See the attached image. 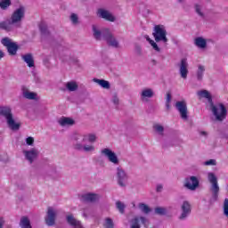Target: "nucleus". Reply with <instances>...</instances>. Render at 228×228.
<instances>
[{"mask_svg":"<svg viewBox=\"0 0 228 228\" xmlns=\"http://www.w3.org/2000/svg\"><path fill=\"white\" fill-rule=\"evenodd\" d=\"M58 124H60L61 127H69L74 126L76 121L72 119V118L62 117L58 120Z\"/></svg>","mask_w":228,"mask_h":228,"instance_id":"aec40b11","label":"nucleus"},{"mask_svg":"<svg viewBox=\"0 0 228 228\" xmlns=\"http://www.w3.org/2000/svg\"><path fill=\"white\" fill-rule=\"evenodd\" d=\"M101 154L102 156L107 158L110 163H112L113 165H118V163H120V160L118 159L117 153H115V151H111V149L110 148L102 149Z\"/></svg>","mask_w":228,"mask_h":228,"instance_id":"9b49d317","label":"nucleus"},{"mask_svg":"<svg viewBox=\"0 0 228 228\" xmlns=\"http://www.w3.org/2000/svg\"><path fill=\"white\" fill-rule=\"evenodd\" d=\"M0 117H2V118H4L9 129H12V131H19V129H20V123L15 120L11 107L0 106Z\"/></svg>","mask_w":228,"mask_h":228,"instance_id":"20e7f679","label":"nucleus"},{"mask_svg":"<svg viewBox=\"0 0 228 228\" xmlns=\"http://www.w3.org/2000/svg\"><path fill=\"white\" fill-rule=\"evenodd\" d=\"M94 82L97 83V85L102 86V88H105V90H110V88H111V86L110 85V82H108V80L94 78Z\"/></svg>","mask_w":228,"mask_h":228,"instance_id":"bb28decb","label":"nucleus"},{"mask_svg":"<svg viewBox=\"0 0 228 228\" xmlns=\"http://www.w3.org/2000/svg\"><path fill=\"white\" fill-rule=\"evenodd\" d=\"M26 143H27V145H29L30 147H33V145H35V138L28 137L26 139Z\"/></svg>","mask_w":228,"mask_h":228,"instance_id":"79ce46f5","label":"nucleus"},{"mask_svg":"<svg viewBox=\"0 0 228 228\" xmlns=\"http://www.w3.org/2000/svg\"><path fill=\"white\" fill-rule=\"evenodd\" d=\"M144 38H146L147 42H149V44H151V42H154V40L151 39V37L149 36H144Z\"/></svg>","mask_w":228,"mask_h":228,"instance_id":"09e8293b","label":"nucleus"},{"mask_svg":"<svg viewBox=\"0 0 228 228\" xmlns=\"http://www.w3.org/2000/svg\"><path fill=\"white\" fill-rule=\"evenodd\" d=\"M135 49H136V52L138 53V54H142V47L136 46Z\"/></svg>","mask_w":228,"mask_h":228,"instance_id":"8fccbe9b","label":"nucleus"},{"mask_svg":"<svg viewBox=\"0 0 228 228\" xmlns=\"http://www.w3.org/2000/svg\"><path fill=\"white\" fill-rule=\"evenodd\" d=\"M206 72V67L204 65H198V69L196 72V77L198 81H202L204 79V73Z\"/></svg>","mask_w":228,"mask_h":228,"instance_id":"a878e982","label":"nucleus"},{"mask_svg":"<svg viewBox=\"0 0 228 228\" xmlns=\"http://www.w3.org/2000/svg\"><path fill=\"white\" fill-rule=\"evenodd\" d=\"M70 20L73 24H77V22H78L77 14L72 13L70 16Z\"/></svg>","mask_w":228,"mask_h":228,"instance_id":"37998d69","label":"nucleus"},{"mask_svg":"<svg viewBox=\"0 0 228 228\" xmlns=\"http://www.w3.org/2000/svg\"><path fill=\"white\" fill-rule=\"evenodd\" d=\"M140 222L141 224H142V225H147V223L149 222V220L143 216H135L134 218H132L129 221L130 228H142Z\"/></svg>","mask_w":228,"mask_h":228,"instance_id":"2eb2a0df","label":"nucleus"},{"mask_svg":"<svg viewBox=\"0 0 228 228\" xmlns=\"http://www.w3.org/2000/svg\"><path fill=\"white\" fill-rule=\"evenodd\" d=\"M154 131L159 134V136H164L165 127L159 124H157L153 126Z\"/></svg>","mask_w":228,"mask_h":228,"instance_id":"7c9ffc66","label":"nucleus"},{"mask_svg":"<svg viewBox=\"0 0 228 228\" xmlns=\"http://www.w3.org/2000/svg\"><path fill=\"white\" fill-rule=\"evenodd\" d=\"M112 102L113 104H115L116 106H118L120 100L118 99V96H117V94H114L112 97Z\"/></svg>","mask_w":228,"mask_h":228,"instance_id":"c03bdc74","label":"nucleus"},{"mask_svg":"<svg viewBox=\"0 0 228 228\" xmlns=\"http://www.w3.org/2000/svg\"><path fill=\"white\" fill-rule=\"evenodd\" d=\"M167 211L166 208L163 207H157L155 208V214L159 215L160 216H165L167 215Z\"/></svg>","mask_w":228,"mask_h":228,"instance_id":"c9c22d12","label":"nucleus"},{"mask_svg":"<svg viewBox=\"0 0 228 228\" xmlns=\"http://www.w3.org/2000/svg\"><path fill=\"white\" fill-rule=\"evenodd\" d=\"M116 208L119 211V213H121V215H124V213H126V205L122 201H117Z\"/></svg>","mask_w":228,"mask_h":228,"instance_id":"72a5a7b5","label":"nucleus"},{"mask_svg":"<svg viewBox=\"0 0 228 228\" xmlns=\"http://www.w3.org/2000/svg\"><path fill=\"white\" fill-rule=\"evenodd\" d=\"M205 167H215L216 166V159H211L209 160H207L203 163Z\"/></svg>","mask_w":228,"mask_h":228,"instance_id":"58836bf2","label":"nucleus"},{"mask_svg":"<svg viewBox=\"0 0 228 228\" xmlns=\"http://www.w3.org/2000/svg\"><path fill=\"white\" fill-rule=\"evenodd\" d=\"M77 61H78L77 59H75V60H74V62H75V63H77Z\"/></svg>","mask_w":228,"mask_h":228,"instance_id":"5fc2aeb1","label":"nucleus"},{"mask_svg":"<svg viewBox=\"0 0 228 228\" xmlns=\"http://www.w3.org/2000/svg\"><path fill=\"white\" fill-rule=\"evenodd\" d=\"M23 154L27 161L32 164L36 159H37L40 151L36 148H32L28 151H23Z\"/></svg>","mask_w":228,"mask_h":228,"instance_id":"dca6fc26","label":"nucleus"},{"mask_svg":"<svg viewBox=\"0 0 228 228\" xmlns=\"http://www.w3.org/2000/svg\"><path fill=\"white\" fill-rule=\"evenodd\" d=\"M93 36L95 40L101 41L105 40L108 44V45H110V47H115L118 49L119 43L118 40L113 36L111 31H110L108 28H104L102 31H101L97 26L93 25Z\"/></svg>","mask_w":228,"mask_h":228,"instance_id":"7ed1b4c3","label":"nucleus"},{"mask_svg":"<svg viewBox=\"0 0 228 228\" xmlns=\"http://www.w3.org/2000/svg\"><path fill=\"white\" fill-rule=\"evenodd\" d=\"M153 38L155 42H161L165 45L168 43V37H167V28L163 25H156L153 28Z\"/></svg>","mask_w":228,"mask_h":228,"instance_id":"0eeeda50","label":"nucleus"},{"mask_svg":"<svg viewBox=\"0 0 228 228\" xmlns=\"http://www.w3.org/2000/svg\"><path fill=\"white\" fill-rule=\"evenodd\" d=\"M4 227V218L0 217V228Z\"/></svg>","mask_w":228,"mask_h":228,"instance_id":"de8ad7c7","label":"nucleus"},{"mask_svg":"<svg viewBox=\"0 0 228 228\" xmlns=\"http://www.w3.org/2000/svg\"><path fill=\"white\" fill-rule=\"evenodd\" d=\"M26 17V7L20 5L17 8L11 16V20L0 22V29L4 31H12V26L20 28V22Z\"/></svg>","mask_w":228,"mask_h":228,"instance_id":"f03ea898","label":"nucleus"},{"mask_svg":"<svg viewBox=\"0 0 228 228\" xmlns=\"http://www.w3.org/2000/svg\"><path fill=\"white\" fill-rule=\"evenodd\" d=\"M151 63L152 65H158V61L152 59V60L151 61Z\"/></svg>","mask_w":228,"mask_h":228,"instance_id":"3c124183","label":"nucleus"},{"mask_svg":"<svg viewBox=\"0 0 228 228\" xmlns=\"http://www.w3.org/2000/svg\"><path fill=\"white\" fill-rule=\"evenodd\" d=\"M58 216V211L53 207H48L45 222L48 227H53L56 225V218Z\"/></svg>","mask_w":228,"mask_h":228,"instance_id":"1a4fd4ad","label":"nucleus"},{"mask_svg":"<svg viewBox=\"0 0 228 228\" xmlns=\"http://www.w3.org/2000/svg\"><path fill=\"white\" fill-rule=\"evenodd\" d=\"M23 61L27 63L28 67H35V60L33 59V55L31 53H27L21 56Z\"/></svg>","mask_w":228,"mask_h":228,"instance_id":"393cba45","label":"nucleus"},{"mask_svg":"<svg viewBox=\"0 0 228 228\" xmlns=\"http://www.w3.org/2000/svg\"><path fill=\"white\" fill-rule=\"evenodd\" d=\"M1 44L4 47H6L11 56H15L17 51H19V45L13 42L10 37H4L1 40Z\"/></svg>","mask_w":228,"mask_h":228,"instance_id":"6e6552de","label":"nucleus"},{"mask_svg":"<svg viewBox=\"0 0 228 228\" xmlns=\"http://www.w3.org/2000/svg\"><path fill=\"white\" fill-rule=\"evenodd\" d=\"M175 108L179 111L181 118L183 120H188V105L186 104V101L176 102Z\"/></svg>","mask_w":228,"mask_h":228,"instance_id":"ddd939ff","label":"nucleus"},{"mask_svg":"<svg viewBox=\"0 0 228 228\" xmlns=\"http://www.w3.org/2000/svg\"><path fill=\"white\" fill-rule=\"evenodd\" d=\"M116 177L118 186L121 188H126V186H127L129 175L127 173H126V170H124L122 167H117Z\"/></svg>","mask_w":228,"mask_h":228,"instance_id":"9d476101","label":"nucleus"},{"mask_svg":"<svg viewBox=\"0 0 228 228\" xmlns=\"http://www.w3.org/2000/svg\"><path fill=\"white\" fill-rule=\"evenodd\" d=\"M23 97H25V99H29L30 101H33V100L37 99V94L31 93L28 91H25V92H23Z\"/></svg>","mask_w":228,"mask_h":228,"instance_id":"f704fd0d","label":"nucleus"},{"mask_svg":"<svg viewBox=\"0 0 228 228\" xmlns=\"http://www.w3.org/2000/svg\"><path fill=\"white\" fill-rule=\"evenodd\" d=\"M198 95H200V97H203L204 99H208L210 105V110L214 117H216V120H218V122L225 120L227 118V109L224 103H217L216 105L213 104V98L208 90L198 92Z\"/></svg>","mask_w":228,"mask_h":228,"instance_id":"f257e3e1","label":"nucleus"},{"mask_svg":"<svg viewBox=\"0 0 228 228\" xmlns=\"http://www.w3.org/2000/svg\"><path fill=\"white\" fill-rule=\"evenodd\" d=\"M170 102H172V94L170 93H167L166 97V108L167 111L168 110H170Z\"/></svg>","mask_w":228,"mask_h":228,"instance_id":"4c0bfd02","label":"nucleus"},{"mask_svg":"<svg viewBox=\"0 0 228 228\" xmlns=\"http://www.w3.org/2000/svg\"><path fill=\"white\" fill-rule=\"evenodd\" d=\"M156 190H157L158 192L162 191V190H163V185H162V184H158Z\"/></svg>","mask_w":228,"mask_h":228,"instance_id":"49530a36","label":"nucleus"},{"mask_svg":"<svg viewBox=\"0 0 228 228\" xmlns=\"http://www.w3.org/2000/svg\"><path fill=\"white\" fill-rule=\"evenodd\" d=\"M194 8H195L196 13H197L200 17H201L202 19H204L205 14H204V12H202V10H203L202 5H200V4H196V5L194 6Z\"/></svg>","mask_w":228,"mask_h":228,"instance_id":"e433bc0d","label":"nucleus"},{"mask_svg":"<svg viewBox=\"0 0 228 228\" xmlns=\"http://www.w3.org/2000/svg\"><path fill=\"white\" fill-rule=\"evenodd\" d=\"M223 209L224 216L228 218V199L224 200Z\"/></svg>","mask_w":228,"mask_h":228,"instance_id":"ea45409f","label":"nucleus"},{"mask_svg":"<svg viewBox=\"0 0 228 228\" xmlns=\"http://www.w3.org/2000/svg\"><path fill=\"white\" fill-rule=\"evenodd\" d=\"M19 225L20 228H33L31 225V220H29V217L26 216L20 217Z\"/></svg>","mask_w":228,"mask_h":228,"instance_id":"b1692460","label":"nucleus"},{"mask_svg":"<svg viewBox=\"0 0 228 228\" xmlns=\"http://www.w3.org/2000/svg\"><path fill=\"white\" fill-rule=\"evenodd\" d=\"M154 97V91L151 88L143 89L141 93L142 101H145L146 99H152Z\"/></svg>","mask_w":228,"mask_h":228,"instance_id":"4be33fe9","label":"nucleus"},{"mask_svg":"<svg viewBox=\"0 0 228 228\" xmlns=\"http://www.w3.org/2000/svg\"><path fill=\"white\" fill-rule=\"evenodd\" d=\"M200 184L199 178L197 176L186 177L183 181V188L190 190L191 191H195Z\"/></svg>","mask_w":228,"mask_h":228,"instance_id":"f8f14e48","label":"nucleus"},{"mask_svg":"<svg viewBox=\"0 0 228 228\" xmlns=\"http://www.w3.org/2000/svg\"><path fill=\"white\" fill-rule=\"evenodd\" d=\"M138 208L142 213H144V215H149L151 211V208L145 203H139Z\"/></svg>","mask_w":228,"mask_h":228,"instance_id":"c85d7f7f","label":"nucleus"},{"mask_svg":"<svg viewBox=\"0 0 228 228\" xmlns=\"http://www.w3.org/2000/svg\"><path fill=\"white\" fill-rule=\"evenodd\" d=\"M188 60L182 59L180 63H178L179 67V74L183 79H186L188 77Z\"/></svg>","mask_w":228,"mask_h":228,"instance_id":"f3484780","label":"nucleus"},{"mask_svg":"<svg viewBox=\"0 0 228 228\" xmlns=\"http://www.w3.org/2000/svg\"><path fill=\"white\" fill-rule=\"evenodd\" d=\"M200 136H205V138H208V132L206 131H200Z\"/></svg>","mask_w":228,"mask_h":228,"instance_id":"a18cd8bd","label":"nucleus"},{"mask_svg":"<svg viewBox=\"0 0 228 228\" xmlns=\"http://www.w3.org/2000/svg\"><path fill=\"white\" fill-rule=\"evenodd\" d=\"M66 88L69 90V92H76L77 88H79V86H77V83L76 81H69L66 83Z\"/></svg>","mask_w":228,"mask_h":228,"instance_id":"cd10ccee","label":"nucleus"},{"mask_svg":"<svg viewBox=\"0 0 228 228\" xmlns=\"http://www.w3.org/2000/svg\"><path fill=\"white\" fill-rule=\"evenodd\" d=\"M208 180L210 183V192H211V198L210 202L213 204V202H216L218 200V195L220 193V186L218 185V178L216 177V175L213 172L208 173Z\"/></svg>","mask_w":228,"mask_h":228,"instance_id":"423d86ee","label":"nucleus"},{"mask_svg":"<svg viewBox=\"0 0 228 228\" xmlns=\"http://www.w3.org/2000/svg\"><path fill=\"white\" fill-rule=\"evenodd\" d=\"M194 45L199 49H206L208 47V41L204 37H199L194 39Z\"/></svg>","mask_w":228,"mask_h":228,"instance_id":"412c9836","label":"nucleus"},{"mask_svg":"<svg viewBox=\"0 0 228 228\" xmlns=\"http://www.w3.org/2000/svg\"><path fill=\"white\" fill-rule=\"evenodd\" d=\"M86 141H88L90 143H95V142L97 141V136H95V134H94L83 135L81 142H77L73 145V148L75 149V151H80L81 152H94L95 146L83 144Z\"/></svg>","mask_w":228,"mask_h":228,"instance_id":"39448f33","label":"nucleus"},{"mask_svg":"<svg viewBox=\"0 0 228 228\" xmlns=\"http://www.w3.org/2000/svg\"><path fill=\"white\" fill-rule=\"evenodd\" d=\"M3 58H4V53L0 50V60H3Z\"/></svg>","mask_w":228,"mask_h":228,"instance_id":"603ef678","label":"nucleus"},{"mask_svg":"<svg viewBox=\"0 0 228 228\" xmlns=\"http://www.w3.org/2000/svg\"><path fill=\"white\" fill-rule=\"evenodd\" d=\"M163 147L165 148V147H167V146L163 145Z\"/></svg>","mask_w":228,"mask_h":228,"instance_id":"6e6d98bb","label":"nucleus"},{"mask_svg":"<svg viewBox=\"0 0 228 228\" xmlns=\"http://www.w3.org/2000/svg\"><path fill=\"white\" fill-rule=\"evenodd\" d=\"M82 202H95L97 200V194L87 193L83 194L80 198Z\"/></svg>","mask_w":228,"mask_h":228,"instance_id":"5701e85b","label":"nucleus"},{"mask_svg":"<svg viewBox=\"0 0 228 228\" xmlns=\"http://www.w3.org/2000/svg\"><path fill=\"white\" fill-rule=\"evenodd\" d=\"M98 17L105 19V20H110V22H115V17L110 13L107 10L98 9L97 11Z\"/></svg>","mask_w":228,"mask_h":228,"instance_id":"6ab92c4d","label":"nucleus"},{"mask_svg":"<svg viewBox=\"0 0 228 228\" xmlns=\"http://www.w3.org/2000/svg\"><path fill=\"white\" fill-rule=\"evenodd\" d=\"M9 6H12V0H1L0 8L2 10H7Z\"/></svg>","mask_w":228,"mask_h":228,"instance_id":"473e14b6","label":"nucleus"},{"mask_svg":"<svg viewBox=\"0 0 228 228\" xmlns=\"http://www.w3.org/2000/svg\"><path fill=\"white\" fill-rule=\"evenodd\" d=\"M104 228H115V223H113V219L107 217L103 223Z\"/></svg>","mask_w":228,"mask_h":228,"instance_id":"2f4dec72","label":"nucleus"},{"mask_svg":"<svg viewBox=\"0 0 228 228\" xmlns=\"http://www.w3.org/2000/svg\"><path fill=\"white\" fill-rule=\"evenodd\" d=\"M178 3H184V0H177Z\"/></svg>","mask_w":228,"mask_h":228,"instance_id":"864d4df0","label":"nucleus"},{"mask_svg":"<svg viewBox=\"0 0 228 228\" xmlns=\"http://www.w3.org/2000/svg\"><path fill=\"white\" fill-rule=\"evenodd\" d=\"M39 29L43 37H49V35H51L49 29L47 28V25L45 23H41L39 25Z\"/></svg>","mask_w":228,"mask_h":228,"instance_id":"c756f323","label":"nucleus"},{"mask_svg":"<svg viewBox=\"0 0 228 228\" xmlns=\"http://www.w3.org/2000/svg\"><path fill=\"white\" fill-rule=\"evenodd\" d=\"M151 47H153L154 51H156L157 53H161V48H159V46H158V44H156V42L154 41H151Z\"/></svg>","mask_w":228,"mask_h":228,"instance_id":"a19ab883","label":"nucleus"},{"mask_svg":"<svg viewBox=\"0 0 228 228\" xmlns=\"http://www.w3.org/2000/svg\"><path fill=\"white\" fill-rule=\"evenodd\" d=\"M66 222L74 228H85L83 224H81V221L76 219L72 214L66 216Z\"/></svg>","mask_w":228,"mask_h":228,"instance_id":"a211bd4d","label":"nucleus"},{"mask_svg":"<svg viewBox=\"0 0 228 228\" xmlns=\"http://www.w3.org/2000/svg\"><path fill=\"white\" fill-rule=\"evenodd\" d=\"M190 215H191V204L190 201L184 200L181 205V214L178 218L179 220H186Z\"/></svg>","mask_w":228,"mask_h":228,"instance_id":"4468645a","label":"nucleus"}]
</instances>
